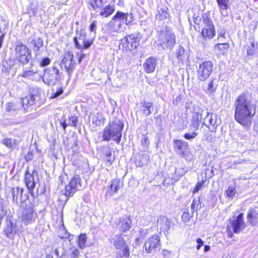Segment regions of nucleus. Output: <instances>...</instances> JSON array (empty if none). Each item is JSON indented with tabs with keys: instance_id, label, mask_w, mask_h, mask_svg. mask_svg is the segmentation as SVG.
<instances>
[{
	"instance_id": "nucleus-1",
	"label": "nucleus",
	"mask_w": 258,
	"mask_h": 258,
	"mask_svg": "<svg viewBox=\"0 0 258 258\" xmlns=\"http://www.w3.org/2000/svg\"><path fill=\"white\" fill-rule=\"evenodd\" d=\"M251 101L249 94L244 93L238 96L234 102V118L246 127L251 126L252 117L255 113V106L251 104Z\"/></svg>"
},
{
	"instance_id": "nucleus-2",
	"label": "nucleus",
	"mask_w": 258,
	"mask_h": 258,
	"mask_svg": "<svg viewBox=\"0 0 258 258\" xmlns=\"http://www.w3.org/2000/svg\"><path fill=\"white\" fill-rule=\"evenodd\" d=\"M123 127V123L119 119H115L109 122L102 131L103 140L107 142L113 140L119 144Z\"/></svg>"
},
{
	"instance_id": "nucleus-3",
	"label": "nucleus",
	"mask_w": 258,
	"mask_h": 258,
	"mask_svg": "<svg viewBox=\"0 0 258 258\" xmlns=\"http://www.w3.org/2000/svg\"><path fill=\"white\" fill-rule=\"evenodd\" d=\"M62 73L59 70V62H55L51 67L46 68L42 77L43 82L49 85L54 86L60 80Z\"/></svg>"
},
{
	"instance_id": "nucleus-4",
	"label": "nucleus",
	"mask_w": 258,
	"mask_h": 258,
	"mask_svg": "<svg viewBox=\"0 0 258 258\" xmlns=\"http://www.w3.org/2000/svg\"><path fill=\"white\" fill-rule=\"evenodd\" d=\"M158 45L163 49H172L175 43V35L171 29L166 28L165 30L159 32L158 37Z\"/></svg>"
},
{
	"instance_id": "nucleus-5",
	"label": "nucleus",
	"mask_w": 258,
	"mask_h": 258,
	"mask_svg": "<svg viewBox=\"0 0 258 258\" xmlns=\"http://www.w3.org/2000/svg\"><path fill=\"white\" fill-rule=\"evenodd\" d=\"M24 180L26 185L31 194H32L33 190L35 187L37 188L38 194H42L44 192L43 189L40 188L39 189L40 184L37 171L34 170L32 173H30L27 170L25 173Z\"/></svg>"
},
{
	"instance_id": "nucleus-6",
	"label": "nucleus",
	"mask_w": 258,
	"mask_h": 258,
	"mask_svg": "<svg viewBox=\"0 0 258 258\" xmlns=\"http://www.w3.org/2000/svg\"><path fill=\"white\" fill-rule=\"evenodd\" d=\"M86 184L85 181L82 180L79 175L75 174L66 186L63 194L67 197H72L77 191L82 190Z\"/></svg>"
},
{
	"instance_id": "nucleus-7",
	"label": "nucleus",
	"mask_w": 258,
	"mask_h": 258,
	"mask_svg": "<svg viewBox=\"0 0 258 258\" xmlns=\"http://www.w3.org/2000/svg\"><path fill=\"white\" fill-rule=\"evenodd\" d=\"M15 56L19 62L25 64L29 62L31 53L25 45L19 43L15 47Z\"/></svg>"
},
{
	"instance_id": "nucleus-8",
	"label": "nucleus",
	"mask_w": 258,
	"mask_h": 258,
	"mask_svg": "<svg viewBox=\"0 0 258 258\" xmlns=\"http://www.w3.org/2000/svg\"><path fill=\"white\" fill-rule=\"evenodd\" d=\"M141 38L142 36L140 33H135L128 35L122 39L121 42L126 49L135 50L139 46Z\"/></svg>"
},
{
	"instance_id": "nucleus-9",
	"label": "nucleus",
	"mask_w": 258,
	"mask_h": 258,
	"mask_svg": "<svg viewBox=\"0 0 258 258\" xmlns=\"http://www.w3.org/2000/svg\"><path fill=\"white\" fill-rule=\"evenodd\" d=\"M203 24L202 25V37L212 39L215 35V31L212 21L207 15H203Z\"/></svg>"
},
{
	"instance_id": "nucleus-10",
	"label": "nucleus",
	"mask_w": 258,
	"mask_h": 258,
	"mask_svg": "<svg viewBox=\"0 0 258 258\" xmlns=\"http://www.w3.org/2000/svg\"><path fill=\"white\" fill-rule=\"evenodd\" d=\"M59 68H64L69 76H70L75 70L76 62L74 60V55L71 51H68L64 54L61 61L59 63Z\"/></svg>"
},
{
	"instance_id": "nucleus-11",
	"label": "nucleus",
	"mask_w": 258,
	"mask_h": 258,
	"mask_svg": "<svg viewBox=\"0 0 258 258\" xmlns=\"http://www.w3.org/2000/svg\"><path fill=\"white\" fill-rule=\"evenodd\" d=\"M213 70V63L211 61L203 62L197 71L198 78L201 81H204L209 77Z\"/></svg>"
},
{
	"instance_id": "nucleus-12",
	"label": "nucleus",
	"mask_w": 258,
	"mask_h": 258,
	"mask_svg": "<svg viewBox=\"0 0 258 258\" xmlns=\"http://www.w3.org/2000/svg\"><path fill=\"white\" fill-rule=\"evenodd\" d=\"M160 237L157 235H154L148 239L144 244L146 251L149 253H154L160 249Z\"/></svg>"
},
{
	"instance_id": "nucleus-13",
	"label": "nucleus",
	"mask_w": 258,
	"mask_h": 258,
	"mask_svg": "<svg viewBox=\"0 0 258 258\" xmlns=\"http://www.w3.org/2000/svg\"><path fill=\"white\" fill-rule=\"evenodd\" d=\"M37 217L36 212L33 208L29 207L24 209L21 215V221L25 224H30L34 223Z\"/></svg>"
},
{
	"instance_id": "nucleus-14",
	"label": "nucleus",
	"mask_w": 258,
	"mask_h": 258,
	"mask_svg": "<svg viewBox=\"0 0 258 258\" xmlns=\"http://www.w3.org/2000/svg\"><path fill=\"white\" fill-rule=\"evenodd\" d=\"M205 115H207V119H209V123L203 121L202 125L208 127L211 132H215L217 127L220 123L217 116L215 114H209L207 111H205Z\"/></svg>"
},
{
	"instance_id": "nucleus-15",
	"label": "nucleus",
	"mask_w": 258,
	"mask_h": 258,
	"mask_svg": "<svg viewBox=\"0 0 258 258\" xmlns=\"http://www.w3.org/2000/svg\"><path fill=\"white\" fill-rule=\"evenodd\" d=\"M171 221L166 216H161L157 219V227L166 234L171 228Z\"/></svg>"
},
{
	"instance_id": "nucleus-16",
	"label": "nucleus",
	"mask_w": 258,
	"mask_h": 258,
	"mask_svg": "<svg viewBox=\"0 0 258 258\" xmlns=\"http://www.w3.org/2000/svg\"><path fill=\"white\" fill-rule=\"evenodd\" d=\"M243 213L239 214L235 220L232 221L231 226L234 233H239L246 227V224L243 221Z\"/></svg>"
},
{
	"instance_id": "nucleus-17",
	"label": "nucleus",
	"mask_w": 258,
	"mask_h": 258,
	"mask_svg": "<svg viewBox=\"0 0 258 258\" xmlns=\"http://www.w3.org/2000/svg\"><path fill=\"white\" fill-rule=\"evenodd\" d=\"M23 188L19 187H14L12 189V196L14 202L18 204L19 202H24L28 199V195L26 194L23 195Z\"/></svg>"
},
{
	"instance_id": "nucleus-18",
	"label": "nucleus",
	"mask_w": 258,
	"mask_h": 258,
	"mask_svg": "<svg viewBox=\"0 0 258 258\" xmlns=\"http://www.w3.org/2000/svg\"><path fill=\"white\" fill-rule=\"evenodd\" d=\"M157 58L150 56L145 61L143 68L146 73L150 74L154 72L157 64Z\"/></svg>"
},
{
	"instance_id": "nucleus-19",
	"label": "nucleus",
	"mask_w": 258,
	"mask_h": 258,
	"mask_svg": "<svg viewBox=\"0 0 258 258\" xmlns=\"http://www.w3.org/2000/svg\"><path fill=\"white\" fill-rule=\"evenodd\" d=\"M247 223L251 226L258 225V207L248 210L247 214Z\"/></svg>"
},
{
	"instance_id": "nucleus-20",
	"label": "nucleus",
	"mask_w": 258,
	"mask_h": 258,
	"mask_svg": "<svg viewBox=\"0 0 258 258\" xmlns=\"http://www.w3.org/2000/svg\"><path fill=\"white\" fill-rule=\"evenodd\" d=\"M113 18L125 25L129 24L133 21V16L132 13H125L120 11H117Z\"/></svg>"
},
{
	"instance_id": "nucleus-21",
	"label": "nucleus",
	"mask_w": 258,
	"mask_h": 258,
	"mask_svg": "<svg viewBox=\"0 0 258 258\" xmlns=\"http://www.w3.org/2000/svg\"><path fill=\"white\" fill-rule=\"evenodd\" d=\"M115 223L116 225L120 224L119 227L120 230L123 232H126L131 228L132 220L130 218L127 217H121L116 219Z\"/></svg>"
},
{
	"instance_id": "nucleus-22",
	"label": "nucleus",
	"mask_w": 258,
	"mask_h": 258,
	"mask_svg": "<svg viewBox=\"0 0 258 258\" xmlns=\"http://www.w3.org/2000/svg\"><path fill=\"white\" fill-rule=\"evenodd\" d=\"M174 147L176 152L183 156L188 149V144L186 142L182 140H176L174 142Z\"/></svg>"
},
{
	"instance_id": "nucleus-23",
	"label": "nucleus",
	"mask_w": 258,
	"mask_h": 258,
	"mask_svg": "<svg viewBox=\"0 0 258 258\" xmlns=\"http://www.w3.org/2000/svg\"><path fill=\"white\" fill-rule=\"evenodd\" d=\"M205 115V111L202 110L201 113L195 112L193 113L192 116V120L191 122L190 127H192L195 130H198L202 122V116Z\"/></svg>"
},
{
	"instance_id": "nucleus-24",
	"label": "nucleus",
	"mask_w": 258,
	"mask_h": 258,
	"mask_svg": "<svg viewBox=\"0 0 258 258\" xmlns=\"http://www.w3.org/2000/svg\"><path fill=\"white\" fill-rule=\"evenodd\" d=\"M102 151L104 159L109 165H112L115 160V155L112 154V149L108 146H104L102 147Z\"/></svg>"
},
{
	"instance_id": "nucleus-25",
	"label": "nucleus",
	"mask_w": 258,
	"mask_h": 258,
	"mask_svg": "<svg viewBox=\"0 0 258 258\" xmlns=\"http://www.w3.org/2000/svg\"><path fill=\"white\" fill-rule=\"evenodd\" d=\"M167 10L168 9L166 7L158 8V13L156 16V21H163L164 23L166 22H168L170 15Z\"/></svg>"
},
{
	"instance_id": "nucleus-26",
	"label": "nucleus",
	"mask_w": 258,
	"mask_h": 258,
	"mask_svg": "<svg viewBox=\"0 0 258 258\" xmlns=\"http://www.w3.org/2000/svg\"><path fill=\"white\" fill-rule=\"evenodd\" d=\"M140 112L145 116H149L152 112L153 104L150 102L143 101L140 103Z\"/></svg>"
},
{
	"instance_id": "nucleus-27",
	"label": "nucleus",
	"mask_w": 258,
	"mask_h": 258,
	"mask_svg": "<svg viewBox=\"0 0 258 258\" xmlns=\"http://www.w3.org/2000/svg\"><path fill=\"white\" fill-rule=\"evenodd\" d=\"M86 33L84 30H81L80 31H77L76 36L74 38V42L77 49L81 50L83 49V46L79 43L78 39L83 41L86 39Z\"/></svg>"
},
{
	"instance_id": "nucleus-28",
	"label": "nucleus",
	"mask_w": 258,
	"mask_h": 258,
	"mask_svg": "<svg viewBox=\"0 0 258 258\" xmlns=\"http://www.w3.org/2000/svg\"><path fill=\"white\" fill-rule=\"evenodd\" d=\"M35 97L34 95L29 94L21 99L22 105L25 110L34 104Z\"/></svg>"
},
{
	"instance_id": "nucleus-29",
	"label": "nucleus",
	"mask_w": 258,
	"mask_h": 258,
	"mask_svg": "<svg viewBox=\"0 0 258 258\" xmlns=\"http://www.w3.org/2000/svg\"><path fill=\"white\" fill-rule=\"evenodd\" d=\"M120 181L118 179H114L111 181V184L107 190V194L112 196L114 193L117 192L120 188Z\"/></svg>"
},
{
	"instance_id": "nucleus-30",
	"label": "nucleus",
	"mask_w": 258,
	"mask_h": 258,
	"mask_svg": "<svg viewBox=\"0 0 258 258\" xmlns=\"http://www.w3.org/2000/svg\"><path fill=\"white\" fill-rule=\"evenodd\" d=\"M89 118L91 119L93 124L96 126H100L103 116L101 113L97 112L94 113H91L89 115Z\"/></svg>"
},
{
	"instance_id": "nucleus-31",
	"label": "nucleus",
	"mask_w": 258,
	"mask_h": 258,
	"mask_svg": "<svg viewBox=\"0 0 258 258\" xmlns=\"http://www.w3.org/2000/svg\"><path fill=\"white\" fill-rule=\"evenodd\" d=\"M30 43L33 45V50L35 54V55H37L39 54L40 48L42 47L43 45V42L42 39L38 37L36 39H32L30 41Z\"/></svg>"
},
{
	"instance_id": "nucleus-32",
	"label": "nucleus",
	"mask_w": 258,
	"mask_h": 258,
	"mask_svg": "<svg viewBox=\"0 0 258 258\" xmlns=\"http://www.w3.org/2000/svg\"><path fill=\"white\" fill-rule=\"evenodd\" d=\"M113 245L117 249H121L126 245L122 235H116L114 238Z\"/></svg>"
},
{
	"instance_id": "nucleus-33",
	"label": "nucleus",
	"mask_w": 258,
	"mask_h": 258,
	"mask_svg": "<svg viewBox=\"0 0 258 258\" xmlns=\"http://www.w3.org/2000/svg\"><path fill=\"white\" fill-rule=\"evenodd\" d=\"M20 109L18 104L9 102L6 105V111L11 115L16 114Z\"/></svg>"
},
{
	"instance_id": "nucleus-34",
	"label": "nucleus",
	"mask_w": 258,
	"mask_h": 258,
	"mask_svg": "<svg viewBox=\"0 0 258 258\" xmlns=\"http://www.w3.org/2000/svg\"><path fill=\"white\" fill-rule=\"evenodd\" d=\"M88 7L90 10L97 11L102 7V0H87Z\"/></svg>"
},
{
	"instance_id": "nucleus-35",
	"label": "nucleus",
	"mask_w": 258,
	"mask_h": 258,
	"mask_svg": "<svg viewBox=\"0 0 258 258\" xmlns=\"http://www.w3.org/2000/svg\"><path fill=\"white\" fill-rule=\"evenodd\" d=\"M219 11L223 16H226V13L225 11L229 8L228 2L229 0H216Z\"/></svg>"
},
{
	"instance_id": "nucleus-36",
	"label": "nucleus",
	"mask_w": 258,
	"mask_h": 258,
	"mask_svg": "<svg viewBox=\"0 0 258 258\" xmlns=\"http://www.w3.org/2000/svg\"><path fill=\"white\" fill-rule=\"evenodd\" d=\"M112 30L114 32H119L122 30V23L113 18L109 23Z\"/></svg>"
},
{
	"instance_id": "nucleus-37",
	"label": "nucleus",
	"mask_w": 258,
	"mask_h": 258,
	"mask_svg": "<svg viewBox=\"0 0 258 258\" xmlns=\"http://www.w3.org/2000/svg\"><path fill=\"white\" fill-rule=\"evenodd\" d=\"M52 258H70L69 252L62 248L56 249L54 251Z\"/></svg>"
},
{
	"instance_id": "nucleus-38",
	"label": "nucleus",
	"mask_w": 258,
	"mask_h": 258,
	"mask_svg": "<svg viewBox=\"0 0 258 258\" xmlns=\"http://www.w3.org/2000/svg\"><path fill=\"white\" fill-rule=\"evenodd\" d=\"M15 227V226H14L12 221H10L7 223V227L5 229V233L8 237L12 238L14 233H16Z\"/></svg>"
},
{
	"instance_id": "nucleus-39",
	"label": "nucleus",
	"mask_w": 258,
	"mask_h": 258,
	"mask_svg": "<svg viewBox=\"0 0 258 258\" xmlns=\"http://www.w3.org/2000/svg\"><path fill=\"white\" fill-rule=\"evenodd\" d=\"M87 237L86 234H81L78 237V244L80 248L83 249L87 246Z\"/></svg>"
},
{
	"instance_id": "nucleus-40",
	"label": "nucleus",
	"mask_w": 258,
	"mask_h": 258,
	"mask_svg": "<svg viewBox=\"0 0 258 258\" xmlns=\"http://www.w3.org/2000/svg\"><path fill=\"white\" fill-rule=\"evenodd\" d=\"M202 208L201 204L200 203V198L198 197L197 199H194L192 201V203L191 205V210L192 214L195 211L200 209Z\"/></svg>"
},
{
	"instance_id": "nucleus-41",
	"label": "nucleus",
	"mask_w": 258,
	"mask_h": 258,
	"mask_svg": "<svg viewBox=\"0 0 258 258\" xmlns=\"http://www.w3.org/2000/svg\"><path fill=\"white\" fill-rule=\"evenodd\" d=\"M114 10L113 7L109 5L100 12V15L104 17H107L113 12Z\"/></svg>"
},
{
	"instance_id": "nucleus-42",
	"label": "nucleus",
	"mask_w": 258,
	"mask_h": 258,
	"mask_svg": "<svg viewBox=\"0 0 258 258\" xmlns=\"http://www.w3.org/2000/svg\"><path fill=\"white\" fill-rule=\"evenodd\" d=\"M196 130L195 129L193 131L189 130L188 132H186L184 134V138L187 140L190 141L194 139L199 134V133L196 132Z\"/></svg>"
},
{
	"instance_id": "nucleus-43",
	"label": "nucleus",
	"mask_w": 258,
	"mask_h": 258,
	"mask_svg": "<svg viewBox=\"0 0 258 258\" xmlns=\"http://www.w3.org/2000/svg\"><path fill=\"white\" fill-rule=\"evenodd\" d=\"M37 73V71H34L32 70H26L23 71V73L20 75V76L25 78L31 79Z\"/></svg>"
},
{
	"instance_id": "nucleus-44",
	"label": "nucleus",
	"mask_w": 258,
	"mask_h": 258,
	"mask_svg": "<svg viewBox=\"0 0 258 258\" xmlns=\"http://www.w3.org/2000/svg\"><path fill=\"white\" fill-rule=\"evenodd\" d=\"M229 47V44L227 42L225 43H219L215 45V49L218 50L220 51L224 52L225 50H228Z\"/></svg>"
},
{
	"instance_id": "nucleus-45",
	"label": "nucleus",
	"mask_w": 258,
	"mask_h": 258,
	"mask_svg": "<svg viewBox=\"0 0 258 258\" xmlns=\"http://www.w3.org/2000/svg\"><path fill=\"white\" fill-rule=\"evenodd\" d=\"M2 143L9 148H13L16 145V141L11 138H6L2 140Z\"/></svg>"
},
{
	"instance_id": "nucleus-46",
	"label": "nucleus",
	"mask_w": 258,
	"mask_h": 258,
	"mask_svg": "<svg viewBox=\"0 0 258 258\" xmlns=\"http://www.w3.org/2000/svg\"><path fill=\"white\" fill-rule=\"evenodd\" d=\"M257 45V42H255L254 41L251 42L250 46H248L247 48V55L248 56H252L254 54V48Z\"/></svg>"
},
{
	"instance_id": "nucleus-47",
	"label": "nucleus",
	"mask_w": 258,
	"mask_h": 258,
	"mask_svg": "<svg viewBox=\"0 0 258 258\" xmlns=\"http://www.w3.org/2000/svg\"><path fill=\"white\" fill-rule=\"evenodd\" d=\"M184 52L185 49H184V48L180 45L178 46L176 50L177 58L179 60H182L183 58Z\"/></svg>"
},
{
	"instance_id": "nucleus-48",
	"label": "nucleus",
	"mask_w": 258,
	"mask_h": 258,
	"mask_svg": "<svg viewBox=\"0 0 258 258\" xmlns=\"http://www.w3.org/2000/svg\"><path fill=\"white\" fill-rule=\"evenodd\" d=\"M78 117L76 115H73L69 117L68 121V125L74 127H76L78 124Z\"/></svg>"
},
{
	"instance_id": "nucleus-49",
	"label": "nucleus",
	"mask_w": 258,
	"mask_h": 258,
	"mask_svg": "<svg viewBox=\"0 0 258 258\" xmlns=\"http://www.w3.org/2000/svg\"><path fill=\"white\" fill-rule=\"evenodd\" d=\"M68 252L70 258H78V256L80 253L79 250L75 247L71 248Z\"/></svg>"
},
{
	"instance_id": "nucleus-50",
	"label": "nucleus",
	"mask_w": 258,
	"mask_h": 258,
	"mask_svg": "<svg viewBox=\"0 0 258 258\" xmlns=\"http://www.w3.org/2000/svg\"><path fill=\"white\" fill-rule=\"evenodd\" d=\"M236 193L235 187L232 185L228 187L226 194L229 197L232 198Z\"/></svg>"
},
{
	"instance_id": "nucleus-51",
	"label": "nucleus",
	"mask_w": 258,
	"mask_h": 258,
	"mask_svg": "<svg viewBox=\"0 0 258 258\" xmlns=\"http://www.w3.org/2000/svg\"><path fill=\"white\" fill-rule=\"evenodd\" d=\"M50 59L48 57L43 58L40 62L39 65L41 67H44L50 64Z\"/></svg>"
},
{
	"instance_id": "nucleus-52",
	"label": "nucleus",
	"mask_w": 258,
	"mask_h": 258,
	"mask_svg": "<svg viewBox=\"0 0 258 258\" xmlns=\"http://www.w3.org/2000/svg\"><path fill=\"white\" fill-rule=\"evenodd\" d=\"M122 254L123 256L128 258L130 256V253L129 251V248L126 245L122 248Z\"/></svg>"
},
{
	"instance_id": "nucleus-53",
	"label": "nucleus",
	"mask_w": 258,
	"mask_h": 258,
	"mask_svg": "<svg viewBox=\"0 0 258 258\" xmlns=\"http://www.w3.org/2000/svg\"><path fill=\"white\" fill-rule=\"evenodd\" d=\"M141 144L143 146L147 147L150 144V141L146 135H144L141 140Z\"/></svg>"
},
{
	"instance_id": "nucleus-54",
	"label": "nucleus",
	"mask_w": 258,
	"mask_h": 258,
	"mask_svg": "<svg viewBox=\"0 0 258 258\" xmlns=\"http://www.w3.org/2000/svg\"><path fill=\"white\" fill-rule=\"evenodd\" d=\"M190 217L188 212H184L181 217L182 221L184 223L188 222Z\"/></svg>"
},
{
	"instance_id": "nucleus-55",
	"label": "nucleus",
	"mask_w": 258,
	"mask_h": 258,
	"mask_svg": "<svg viewBox=\"0 0 258 258\" xmlns=\"http://www.w3.org/2000/svg\"><path fill=\"white\" fill-rule=\"evenodd\" d=\"M92 41L90 40H86L85 39L83 41V48L87 49L92 44Z\"/></svg>"
},
{
	"instance_id": "nucleus-56",
	"label": "nucleus",
	"mask_w": 258,
	"mask_h": 258,
	"mask_svg": "<svg viewBox=\"0 0 258 258\" xmlns=\"http://www.w3.org/2000/svg\"><path fill=\"white\" fill-rule=\"evenodd\" d=\"M183 96L182 95H179L175 99L173 100V104L178 105L179 103H180L182 100Z\"/></svg>"
},
{
	"instance_id": "nucleus-57",
	"label": "nucleus",
	"mask_w": 258,
	"mask_h": 258,
	"mask_svg": "<svg viewBox=\"0 0 258 258\" xmlns=\"http://www.w3.org/2000/svg\"><path fill=\"white\" fill-rule=\"evenodd\" d=\"M226 34V31L224 29L220 30L218 31L219 37L218 38V41H221V38H225V35Z\"/></svg>"
},
{
	"instance_id": "nucleus-58",
	"label": "nucleus",
	"mask_w": 258,
	"mask_h": 258,
	"mask_svg": "<svg viewBox=\"0 0 258 258\" xmlns=\"http://www.w3.org/2000/svg\"><path fill=\"white\" fill-rule=\"evenodd\" d=\"M203 183L204 182L203 181L198 182L196 185V187L194 190V192H198L199 190H200L202 187L203 186Z\"/></svg>"
},
{
	"instance_id": "nucleus-59",
	"label": "nucleus",
	"mask_w": 258,
	"mask_h": 258,
	"mask_svg": "<svg viewBox=\"0 0 258 258\" xmlns=\"http://www.w3.org/2000/svg\"><path fill=\"white\" fill-rule=\"evenodd\" d=\"M89 29L90 31L95 32L96 31V22L94 21L90 25Z\"/></svg>"
},
{
	"instance_id": "nucleus-60",
	"label": "nucleus",
	"mask_w": 258,
	"mask_h": 258,
	"mask_svg": "<svg viewBox=\"0 0 258 258\" xmlns=\"http://www.w3.org/2000/svg\"><path fill=\"white\" fill-rule=\"evenodd\" d=\"M63 92V91L61 89H59L57 91H56L53 95L51 96L52 98H56L59 95H60Z\"/></svg>"
},
{
	"instance_id": "nucleus-61",
	"label": "nucleus",
	"mask_w": 258,
	"mask_h": 258,
	"mask_svg": "<svg viewBox=\"0 0 258 258\" xmlns=\"http://www.w3.org/2000/svg\"><path fill=\"white\" fill-rule=\"evenodd\" d=\"M208 89L210 91H213L215 89V88L214 87L213 85V80L211 81L209 83Z\"/></svg>"
},
{
	"instance_id": "nucleus-62",
	"label": "nucleus",
	"mask_w": 258,
	"mask_h": 258,
	"mask_svg": "<svg viewBox=\"0 0 258 258\" xmlns=\"http://www.w3.org/2000/svg\"><path fill=\"white\" fill-rule=\"evenodd\" d=\"M33 158V154L32 153H28L26 156H25V159L27 161H30Z\"/></svg>"
},
{
	"instance_id": "nucleus-63",
	"label": "nucleus",
	"mask_w": 258,
	"mask_h": 258,
	"mask_svg": "<svg viewBox=\"0 0 258 258\" xmlns=\"http://www.w3.org/2000/svg\"><path fill=\"white\" fill-rule=\"evenodd\" d=\"M194 22L196 25H200V21L201 20V19L200 17L197 16L195 17L194 16Z\"/></svg>"
},
{
	"instance_id": "nucleus-64",
	"label": "nucleus",
	"mask_w": 258,
	"mask_h": 258,
	"mask_svg": "<svg viewBox=\"0 0 258 258\" xmlns=\"http://www.w3.org/2000/svg\"><path fill=\"white\" fill-rule=\"evenodd\" d=\"M60 124L62 126L63 130L65 131L66 127L68 125V123H67L66 120H64L63 121H60Z\"/></svg>"
}]
</instances>
